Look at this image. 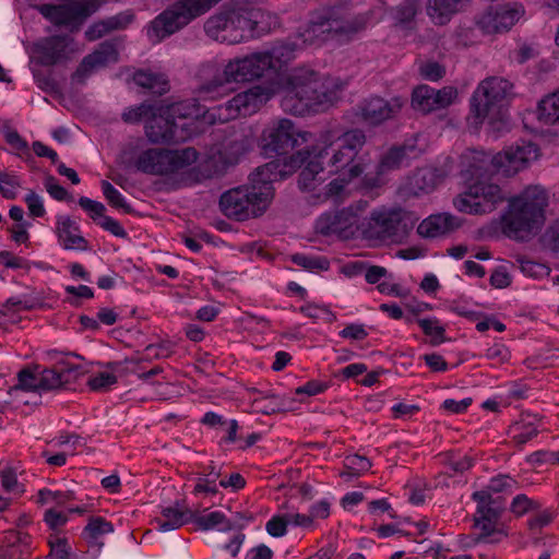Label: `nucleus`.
Listing matches in <instances>:
<instances>
[{"label": "nucleus", "instance_id": "nucleus-18", "mask_svg": "<svg viewBox=\"0 0 559 559\" xmlns=\"http://www.w3.org/2000/svg\"><path fill=\"white\" fill-rule=\"evenodd\" d=\"M525 14L520 2H509L489 7L477 19L478 28L488 35L509 32Z\"/></svg>", "mask_w": 559, "mask_h": 559}, {"label": "nucleus", "instance_id": "nucleus-41", "mask_svg": "<svg viewBox=\"0 0 559 559\" xmlns=\"http://www.w3.org/2000/svg\"><path fill=\"white\" fill-rule=\"evenodd\" d=\"M94 56V60L100 67L106 66L109 62H116L118 60L117 44L114 40H106L99 45V48L90 53Z\"/></svg>", "mask_w": 559, "mask_h": 559}, {"label": "nucleus", "instance_id": "nucleus-30", "mask_svg": "<svg viewBox=\"0 0 559 559\" xmlns=\"http://www.w3.org/2000/svg\"><path fill=\"white\" fill-rule=\"evenodd\" d=\"M469 4L471 0H428L427 14L436 25H445Z\"/></svg>", "mask_w": 559, "mask_h": 559}, {"label": "nucleus", "instance_id": "nucleus-36", "mask_svg": "<svg viewBox=\"0 0 559 559\" xmlns=\"http://www.w3.org/2000/svg\"><path fill=\"white\" fill-rule=\"evenodd\" d=\"M112 531V524L100 516L91 518L88 524L85 527V534L88 544L97 547L103 545L102 543H98V538L102 535L111 533Z\"/></svg>", "mask_w": 559, "mask_h": 559}, {"label": "nucleus", "instance_id": "nucleus-23", "mask_svg": "<svg viewBox=\"0 0 559 559\" xmlns=\"http://www.w3.org/2000/svg\"><path fill=\"white\" fill-rule=\"evenodd\" d=\"M405 103L406 100L401 96L392 97L389 100L377 96L370 97L359 105L360 117L366 123L378 126L385 120L395 118Z\"/></svg>", "mask_w": 559, "mask_h": 559}, {"label": "nucleus", "instance_id": "nucleus-40", "mask_svg": "<svg viewBox=\"0 0 559 559\" xmlns=\"http://www.w3.org/2000/svg\"><path fill=\"white\" fill-rule=\"evenodd\" d=\"M19 384L14 390L39 391V366L22 369L19 374Z\"/></svg>", "mask_w": 559, "mask_h": 559}, {"label": "nucleus", "instance_id": "nucleus-15", "mask_svg": "<svg viewBox=\"0 0 559 559\" xmlns=\"http://www.w3.org/2000/svg\"><path fill=\"white\" fill-rule=\"evenodd\" d=\"M507 199V193L498 185L477 180L467 191L457 195L453 203L460 212L483 215L495 211Z\"/></svg>", "mask_w": 559, "mask_h": 559}, {"label": "nucleus", "instance_id": "nucleus-21", "mask_svg": "<svg viewBox=\"0 0 559 559\" xmlns=\"http://www.w3.org/2000/svg\"><path fill=\"white\" fill-rule=\"evenodd\" d=\"M39 13L58 26L78 27L92 13L90 5L79 1L61 4L44 3L37 7Z\"/></svg>", "mask_w": 559, "mask_h": 559}, {"label": "nucleus", "instance_id": "nucleus-1", "mask_svg": "<svg viewBox=\"0 0 559 559\" xmlns=\"http://www.w3.org/2000/svg\"><path fill=\"white\" fill-rule=\"evenodd\" d=\"M278 57L275 50L254 52L230 60L224 68L216 62L201 64L197 72L198 99L214 100L224 94V87L230 82H246L276 70Z\"/></svg>", "mask_w": 559, "mask_h": 559}, {"label": "nucleus", "instance_id": "nucleus-59", "mask_svg": "<svg viewBox=\"0 0 559 559\" xmlns=\"http://www.w3.org/2000/svg\"><path fill=\"white\" fill-rule=\"evenodd\" d=\"M134 14L132 11L127 10L123 12H120L116 15L108 16L107 20L111 25V28L114 32L116 31H123L126 29L130 24L134 21Z\"/></svg>", "mask_w": 559, "mask_h": 559}, {"label": "nucleus", "instance_id": "nucleus-12", "mask_svg": "<svg viewBox=\"0 0 559 559\" xmlns=\"http://www.w3.org/2000/svg\"><path fill=\"white\" fill-rule=\"evenodd\" d=\"M477 502L474 514V527L480 533L473 538L474 544L489 543L497 544L507 536L503 528L499 527V520L504 511V501L501 498H493L489 491L479 490L472 495Z\"/></svg>", "mask_w": 559, "mask_h": 559}, {"label": "nucleus", "instance_id": "nucleus-14", "mask_svg": "<svg viewBox=\"0 0 559 559\" xmlns=\"http://www.w3.org/2000/svg\"><path fill=\"white\" fill-rule=\"evenodd\" d=\"M310 139V132L298 130L294 122L286 118L272 121L262 132L264 151L283 156L281 159L288 157L294 148L308 143Z\"/></svg>", "mask_w": 559, "mask_h": 559}, {"label": "nucleus", "instance_id": "nucleus-4", "mask_svg": "<svg viewBox=\"0 0 559 559\" xmlns=\"http://www.w3.org/2000/svg\"><path fill=\"white\" fill-rule=\"evenodd\" d=\"M366 134L362 130L353 129L343 133L329 129L320 132L312 148L316 157L322 159L331 174L344 170L348 180L360 177L365 171L362 158L358 156L366 144Z\"/></svg>", "mask_w": 559, "mask_h": 559}, {"label": "nucleus", "instance_id": "nucleus-62", "mask_svg": "<svg viewBox=\"0 0 559 559\" xmlns=\"http://www.w3.org/2000/svg\"><path fill=\"white\" fill-rule=\"evenodd\" d=\"M5 540L8 543L7 547H17L24 549L28 552L29 545V535L21 532L9 531Z\"/></svg>", "mask_w": 559, "mask_h": 559}, {"label": "nucleus", "instance_id": "nucleus-11", "mask_svg": "<svg viewBox=\"0 0 559 559\" xmlns=\"http://www.w3.org/2000/svg\"><path fill=\"white\" fill-rule=\"evenodd\" d=\"M198 152L193 147L182 150L147 148L139 154L135 167L139 171L166 176L192 165L198 159Z\"/></svg>", "mask_w": 559, "mask_h": 559}, {"label": "nucleus", "instance_id": "nucleus-3", "mask_svg": "<svg viewBox=\"0 0 559 559\" xmlns=\"http://www.w3.org/2000/svg\"><path fill=\"white\" fill-rule=\"evenodd\" d=\"M281 106L284 111L305 116L326 110L336 99L329 79L307 67H298L287 75Z\"/></svg>", "mask_w": 559, "mask_h": 559}, {"label": "nucleus", "instance_id": "nucleus-45", "mask_svg": "<svg viewBox=\"0 0 559 559\" xmlns=\"http://www.w3.org/2000/svg\"><path fill=\"white\" fill-rule=\"evenodd\" d=\"M20 181L17 176L0 171V193L8 200H14L17 195Z\"/></svg>", "mask_w": 559, "mask_h": 559}, {"label": "nucleus", "instance_id": "nucleus-10", "mask_svg": "<svg viewBox=\"0 0 559 559\" xmlns=\"http://www.w3.org/2000/svg\"><path fill=\"white\" fill-rule=\"evenodd\" d=\"M406 212L401 207L381 206L370 212L359 224L367 240L397 241L407 233Z\"/></svg>", "mask_w": 559, "mask_h": 559}, {"label": "nucleus", "instance_id": "nucleus-39", "mask_svg": "<svg viewBox=\"0 0 559 559\" xmlns=\"http://www.w3.org/2000/svg\"><path fill=\"white\" fill-rule=\"evenodd\" d=\"M419 326L421 328L423 332L431 336L430 343L431 345L436 346L445 341L444 333L445 329L444 326L440 325L439 320L437 319H418L417 320Z\"/></svg>", "mask_w": 559, "mask_h": 559}, {"label": "nucleus", "instance_id": "nucleus-48", "mask_svg": "<svg viewBox=\"0 0 559 559\" xmlns=\"http://www.w3.org/2000/svg\"><path fill=\"white\" fill-rule=\"evenodd\" d=\"M154 110L153 105L142 103L139 106L130 107L122 114V120L127 123L140 122L144 117L151 115Z\"/></svg>", "mask_w": 559, "mask_h": 559}, {"label": "nucleus", "instance_id": "nucleus-8", "mask_svg": "<svg viewBox=\"0 0 559 559\" xmlns=\"http://www.w3.org/2000/svg\"><path fill=\"white\" fill-rule=\"evenodd\" d=\"M221 0H179L158 14L148 25L146 36L152 44L180 31L192 20L206 13Z\"/></svg>", "mask_w": 559, "mask_h": 559}, {"label": "nucleus", "instance_id": "nucleus-55", "mask_svg": "<svg viewBox=\"0 0 559 559\" xmlns=\"http://www.w3.org/2000/svg\"><path fill=\"white\" fill-rule=\"evenodd\" d=\"M47 192L57 201L72 200V195L57 182V179L48 175L44 181Z\"/></svg>", "mask_w": 559, "mask_h": 559}, {"label": "nucleus", "instance_id": "nucleus-42", "mask_svg": "<svg viewBox=\"0 0 559 559\" xmlns=\"http://www.w3.org/2000/svg\"><path fill=\"white\" fill-rule=\"evenodd\" d=\"M345 467L346 472L341 473V476H359L370 469L371 462L366 456L352 454L345 457Z\"/></svg>", "mask_w": 559, "mask_h": 559}, {"label": "nucleus", "instance_id": "nucleus-63", "mask_svg": "<svg viewBox=\"0 0 559 559\" xmlns=\"http://www.w3.org/2000/svg\"><path fill=\"white\" fill-rule=\"evenodd\" d=\"M340 336L343 338H350L354 341H361L368 336V332L366 331L362 324H348L345 329L340 332Z\"/></svg>", "mask_w": 559, "mask_h": 559}, {"label": "nucleus", "instance_id": "nucleus-61", "mask_svg": "<svg viewBox=\"0 0 559 559\" xmlns=\"http://www.w3.org/2000/svg\"><path fill=\"white\" fill-rule=\"evenodd\" d=\"M288 519L286 516H273L266 523V532L273 537H281L286 534Z\"/></svg>", "mask_w": 559, "mask_h": 559}, {"label": "nucleus", "instance_id": "nucleus-19", "mask_svg": "<svg viewBox=\"0 0 559 559\" xmlns=\"http://www.w3.org/2000/svg\"><path fill=\"white\" fill-rule=\"evenodd\" d=\"M194 122H181L164 116H154L145 126V134L152 143H182L194 135Z\"/></svg>", "mask_w": 559, "mask_h": 559}, {"label": "nucleus", "instance_id": "nucleus-25", "mask_svg": "<svg viewBox=\"0 0 559 559\" xmlns=\"http://www.w3.org/2000/svg\"><path fill=\"white\" fill-rule=\"evenodd\" d=\"M253 144L254 136L250 128H231L222 143L219 153L226 163L236 164L252 148Z\"/></svg>", "mask_w": 559, "mask_h": 559}, {"label": "nucleus", "instance_id": "nucleus-28", "mask_svg": "<svg viewBox=\"0 0 559 559\" xmlns=\"http://www.w3.org/2000/svg\"><path fill=\"white\" fill-rule=\"evenodd\" d=\"M461 225L462 219L452 214H433L418 225L417 233L425 238H437L460 228Z\"/></svg>", "mask_w": 559, "mask_h": 559}, {"label": "nucleus", "instance_id": "nucleus-26", "mask_svg": "<svg viewBox=\"0 0 559 559\" xmlns=\"http://www.w3.org/2000/svg\"><path fill=\"white\" fill-rule=\"evenodd\" d=\"M160 514L162 518L155 520L156 528L159 532H168L192 522L194 509L189 508L186 500L182 499L175 501L173 506L163 508Z\"/></svg>", "mask_w": 559, "mask_h": 559}, {"label": "nucleus", "instance_id": "nucleus-53", "mask_svg": "<svg viewBox=\"0 0 559 559\" xmlns=\"http://www.w3.org/2000/svg\"><path fill=\"white\" fill-rule=\"evenodd\" d=\"M518 487V483L515 479L508 475H499L490 479L489 485L485 491L491 492H503V491H512Z\"/></svg>", "mask_w": 559, "mask_h": 559}, {"label": "nucleus", "instance_id": "nucleus-58", "mask_svg": "<svg viewBox=\"0 0 559 559\" xmlns=\"http://www.w3.org/2000/svg\"><path fill=\"white\" fill-rule=\"evenodd\" d=\"M37 502L39 504H46L48 502L55 501L58 504H63L67 500L72 498L70 492H61V491H51L48 489H41L38 491Z\"/></svg>", "mask_w": 559, "mask_h": 559}, {"label": "nucleus", "instance_id": "nucleus-44", "mask_svg": "<svg viewBox=\"0 0 559 559\" xmlns=\"http://www.w3.org/2000/svg\"><path fill=\"white\" fill-rule=\"evenodd\" d=\"M102 190L111 206L122 209L126 213L132 212L131 205L127 203L122 194L110 182L103 180Z\"/></svg>", "mask_w": 559, "mask_h": 559}, {"label": "nucleus", "instance_id": "nucleus-54", "mask_svg": "<svg viewBox=\"0 0 559 559\" xmlns=\"http://www.w3.org/2000/svg\"><path fill=\"white\" fill-rule=\"evenodd\" d=\"M33 76L37 84V86L46 92V93H56L58 92V83L52 78L50 72H45L41 70H33Z\"/></svg>", "mask_w": 559, "mask_h": 559}, {"label": "nucleus", "instance_id": "nucleus-64", "mask_svg": "<svg viewBox=\"0 0 559 559\" xmlns=\"http://www.w3.org/2000/svg\"><path fill=\"white\" fill-rule=\"evenodd\" d=\"M102 228L111 233L114 236L119 238H127L128 234L124 228L120 225V223L109 216H104L102 221L98 222Z\"/></svg>", "mask_w": 559, "mask_h": 559}, {"label": "nucleus", "instance_id": "nucleus-38", "mask_svg": "<svg viewBox=\"0 0 559 559\" xmlns=\"http://www.w3.org/2000/svg\"><path fill=\"white\" fill-rule=\"evenodd\" d=\"M411 150L412 147L405 145L391 147L381 158L379 168L381 170H389L400 167L404 159L408 157V151Z\"/></svg>", "mask_w": 559, "mask_h": 559}, {"label": "nucleus", "instance_id": "nucleus-52", "mask_svg": "<svg viewBox=\"0 0 559 559\" xmlns=\"http://www.w3.org/2000/svg\"><path fill=\"white\" fill-rule=\"evenodd\" d=\"M537 429L531 424H515L511 427L512 438L518 444H524L532 440L537 436Z\"/></svg>", "mask_w": 559, "mask_h": 559}, {"label": "nucleus", "instance_id": "nucleus-50", "mask_svg": "<svg viewBox=\"0 0 559 559\" xmlns=\"http://www.w3.org/2000/svg\"><path fill=\"white\" fill-rule=\"evenodd\" d=\"M419 74L428 81H439L445 75V68L437 61H427L420 64Z\"/></svg>", "mask_w": 559, "mask_h": 559}, {"label": "nucleus", "instance_id": "nucleus-35", "mask_svg": "<svg viewBox=\"0 0 559 559\" xmlns=\"http://www.w3.org/2000/svg\"><path fill=\"white\" fill-rule=\"evenodd\" d=\"M168 114L175 120H188L187 122H194L192 129H194V135L198 133L197 119L201 115V108L197 104V99H188L171 104L168 107Z\"/></svg>", "mask_w": 559, "mask_h": 559}, {"label": "nucleus", "instance_id": "nucleus-32", "mask_svg": "<svg viewBox=\"0 0 559 559\" xmlns=\"http://www.w3.org/2000/svg\"><path fill=\"white\" fill-rule=\"evenodd\" d=\"M201 530L207 531L219 526L223 532L243 528V524L237 521H230L222 512L214 511L206 515H200V510L194 509V518L192 520Z\"/></svg>", "mask_w": 559, "mask_h": 559}, {"label": "nucleus", "instance_id": "nucleus-57", "mask_svg": "<svg viewBox=\"0 0 559 559\" xmlns=\"http://www.w3.org/2000/svg\"><path fill=\"white\" fill-rule=\"evenodd\" d=\"M79 205L86 212H88L92 219L96 221L97 218H104L106 207L103 203L98 201H94L86 197H81L79 199Z\"/></svg>", "mask_w": 559, "mask_h": 559}, {"label": "nucleus", "instance_id": "nucleus-51", "mask_svg": "<svg viewBox=\"0 0 559 559\" xmlns=\"http://www.w3.org/2000/svg\"><path fill=\"white\" fill-rule=\"evenodd\" d=\"M114 29L111 28L110 23L108 22L107 17L94 22L92 25L87 27L85 31V38L90 41L97 40L110 33H112Z\"/></svg>", "mask_w": 559, "mask_h": 559}, {"label": "nucleus", "instance_id": "nucleus-17", "mask_svg": "<svg viewBox=\"0 0 559 559\" xmlns=\"http://www.w3.org/2000/svg\"><path fill=\"white\" fill-rule=\"evenodd\" d=\"M274 162L278 163L280 170H283V168L286 170L284 178L292 175L296 169L307 163L298 176V187L304 191L314 190L317 182L322 181L321 174L325 167L322 164V159L316 157V152L312 146L310 148L298 150L289 155V157L275 159Z\"/></svg>", "mask_w": 559, "mask_h": 559}, {"label": "nucleus", "instance_id": "nucleus-56", "mask_svg": "<svg viewBox=\"0 0 559 559\" xmlns=\"http://www.w3.org/2000/svg\"><path fill=\"white\" fill-rule=\"evenodd\" d=\"M117 382V377L110 372H99L90 378L87 384L93 391H103Z\"/></svg>", "mask_w": 559, "mask_h": 559}, {"label": "nucleus", "instance_id": "nucleus-6", "mask_svg": "<svg viewBox=\"0 0 559 559\" xmlns=\"http://www.w3.org/2000/svg\"><path fill=\"white\" fill-rule=\"evenodd\" d=\"M259 15H261L259 9L245 5L243 0H233L206 20L204 29L215 40L237 44L245 38L246 31L258 29Z\"/></svg>", "mask_w": 559, "mask_h": 559}, {"label": "nucleus", "instance_id": "nucleus-47", "mask_svg": "<svg viewBox=\"0 0 559 559\" xmlns=\"http://www.w3.org/2000/svg\"><path fill=\"white\" fill-rule=\"evenodd\" d=\"M93 58L94 56L91 55H87L83 58L75 72L72 74L73 81L80 84H84L87 78L94 72V70L100 67L95 62Z\"/></svg>", "mask_w": 559, "mask_h": 559}, {"label": "nucleus", "instance_id": "nucleus-27", "mask_svg": "<svg viewBox=\"0 0 559 559\" xmlns=\"http://www.w3.org/2000/svg\"><path fill=\"white\" fill-rule=\"evenodd\" d=\"M466 171L471 177L481 178L487 175L501 173L499 154H491L483 150H471L465 156Z\"/></svg>", "mask_w": 559, "mask_h": 559}, {"label": "nucleus", "instance_id": "nucleus-60", "mask_svg": "<svg viewBox=\"0 0 559 559\" xmlns=\"http://www.w3.org/2000/svg\"><path fill=\"white\" fill-rule=\"evenodd\" d=\"M25 203L29 215L33 217H43L46 214L41 198L34 191H29L25 197Z\"/></svg>", "mask_w": 559, "mask_h": 559}, {"label": "nucleus", "instance_id": "nucleus-37", "mask_svg": "<svg viewBox=\"0 0 559 559\" xmlns=\"http://www.w3.org/2000/svg\"><path fill=\"white\" fill-rule=\"evenodd\" d=\"M418 9V0H402L393 9V17L397 24L408 25L415 19Z\"/></svg>", "mask_w": 559, "mask_h": 559}, {"label": "nucleus", "instance_id": "nucleus-33", "mask_svg": "<svg viewBox=\"0 0 559 559\" xmlns=\"http://www.w3.org/2000/svg\"><path fill=\"white\" fill-rule=\"evenodd\" d=\"M133 80L136 85L159 96L166 94L170 88L169 81L163 73L139 70L134 73Z\"/></svg>", "mask_w": 559, "mask_h": 559}, {"label": "nucleus", "instance_id": "nucleus-49", "mask_svg": "<svg viewBox=\"0 0 559 559\" xmlns=\"http://www.w3.org/2000/svg\"><path fill=\"white\" fill-rule=\"evenodd\" d=\"M352 180H348V177L346 174L342 178H335L332 181H330L325 187V195L328 198L334 199L335 201L343 200L346 195V186Z\"/></svg>", "mask_w": 559, "mask_h": 559}, {"label": "nucleus", "instance_id": "nucleus-46", "mask_svg": "<svg viewBox=\"0 0 559 559\" xmlns=\"http://www.w3.org/2000/svg\"><path fill=\"white\" fill-rule=\"evenodd\" d=\"M540 506L537 501L530 499L526 495L521 493L513 498L510 510L516 516H522L525 513L532 510H538Z\"/></svg>", "mask_w": 559, "mask_h": 559}, {"label": "nucleus", "instance_id": "nucleus-34", "mask_svg": "<svg viewBox=\"0 0 559 559\" xmlns=\"http://www.w3.org/2000/svg\"><path fill=\"white\" fill-rule=\"evenodd\" d=\"M537 119L547 126L559 123V90L539 100Z\"/></svg>", "mask_w": 559, "mask_h": 559}, {"label": "nucleus", "instance_id": "nucleus-22", "mask_svg": "<svg viewBox=\"0 0 559 559\" xmlns=\"http://www.w3.org/2000/svg\"><path fill=\"white\" fill-rule=\"evenodd\" d=\"M67 36H50L39 39L33 45L34 60L37 64L51 67L71 59L72 50Z\"/></svg>", "mask_w": 559, "mask_h": 559}, {"label": "nucleus", "instance_id": "nucleus-43", "mask_svg": "<svg viewBox=\"0 0 559 559\" xmlns=\"http://www.w3.org/2000/svg\"><path fill=\"white\" fill-rule=\"evenodd\" d=\"M292 261L302 266L306 270L313 271V270H321L326 271L330 266V262L324 257H311L304 253H296L292 257Z\"/></svg>", "mask_w": 559, "mask_h": 559}, {"label": "nucleus", "instance_id": "nucleus-13", "mask_svg": "<svg viewBox=\"0 0 559 559\" xmlns=\"http://www.w3.org/2000/svg\"><path fill=\"white\" fill-rule=\"evenodd\" d=\"M512 85L501 78H488L480 82L471 97V116L475 124L485 119L493 121L501 116V103L507 97Z\"/></svg>", "mask_w": 559, "mask_h": 559}, {"label": "nucleus", "instance_id": "nucleus-7", "mask_svg": "<svg viewBox=\"0 0 559 559\" xmlns=\"http://www.w3.org/2000/svg\"><path fill=\"white\" fill-rule=\"evenodd\" d=\"M368 17L353 14L342 5L323 7L311 13L306 32L312 37H328L348 40L366 28Z\"/></svg>", "mask_w": 559, "mask_h": 559}, {"label": "nucleus", "instance_id": "nucleus-2", "mask_svg": "<svg viewBox=\"0 0 559 559\" xmlns=\"http://www.w3.org/2000/svg\"><path fill=\"white\" fill-rule=\"evenodd\" d=\"M286 170H280L277 162L258 167L249 176V182L224 192L219 198L221 211L228 217L242 222L262 215L273 197V182L282 180Z\"/></svg>", "mask_w": 559, "mask_h": 559}, {"label": "nucleus", "instance_id": "nucleus-9", "mask_svg": "<svg viewBox=\"0 0 559 559\" xmlns=\"http://www.w3.org/2000/svg\"><path fill=\"white\" fill-rule=\"evenodd\" d=\"M274 95L271 87L255 85L236 94L226 103L212 107L203 114V120L210 124L227 122L239 116H251Z\"/></svg>", "mask_w": 559, "mask_h": 559}, {"label": "nucleus", "instance_id": "nucleus-5", "mask_svg": "<svg viewBox=\"0 0 559 559\" xmlns=\"http://www.w3.org/2000/svg\"><path fill=\"white\" fill-rule=\"evenodd\" d=\"M501 218L503 234L514 240H526L537 234L546 219L548 193L540 186H530L519 195L510 198Z\"/></svg>", "mask_w": 559, "mask_h": 559}, {"label": "nucleus", "instance_id": "nucleus-24", "mask_svg": "<svg viewBox=\"0 0 559 559\" xmlns=\"http://www.w3.org/2000/svg\"><path fill=\"white\" fill-rule=\"evenodd\" d=\"M498 154L501 157V174L509 177L524 168L528 162L536 159L538 147L531 141L520 140Z\"/></svg>", "mask_w": 559, "mask_h": 559}, {"label": "nucleus", "instance_id": "nucleus-20", "mask_svg": "<svg viewBox=\"0 0 559 559\" xmlns=\"http://www.w3.org/2000/svg\"><path fill=\"white\" fill-rule=\"evenodd\" d=\"M457 88L451 85L440 90L421 84L412 92V107L425 115L442 110L454 104L457 99Z\"/></svg>", "mask_w": 559, "mask_h": 559}, {"label": "nucleus", "instance_id": "nucleus-31", "mask_svg": "<svg viewBox=\"0 0 559 559\" xmlns=\"http://www.w3.org/2000/svg\"><path fill=\"white\" fill-rule=\"evenodd\" d=\"M80 233V226L69 216L58 218L57 234L66 250L84 251L88 249V241Z\"/></svg>", "mask_w": 559, "mask_h": 559}, {"label": "nucleus", "instance_id": "nucleus-16", "mask_svg": "<svg viewBox=\"0 0 559 559\" xmlns=\"http://www.w3.org/2000/svg\"><path fill=\"white\" fill-rule=\"evenodd\" d=\"M367 202L359 201L347 207L329 211L319 216L314 229L318 234L340 239H350L359 230V213L365 211Z\"/></svg>", "mask_w": 559, "mask_h": 559}, {"label": "nucleus", "instance_id": "nucleus-29", "mask_svg": "<svg viewBox=\"0 0 559 559\" xmlns=\"http://www.w3.org/2000/svg\"><path fill=\"white\" fill-rule=\"evenodd\" d=\"M78 366L58 362L52 368H39V391H52L62 388L76 373Z\"/></svg>", "mask_w": 559, "mask_h": 559}]
</instances>
